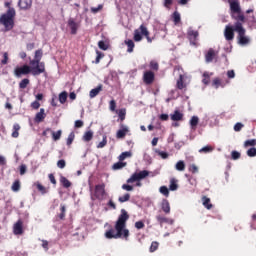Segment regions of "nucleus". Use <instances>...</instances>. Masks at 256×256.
<instances>
[{"label": "nucleus", "mask_w": 256, "mask_h": 256, "mask_svg": "<svg viewBox=\"0 0 256 256\" xmlns=\"http://www.w3.org/2000/svg\"><path fill=\"white\" fill-rule=\"evenodd\" d=\"M135 227L136 229H143V227H145V223H143V221H137L135 223Z\"/></svg>", "instance_id": "nucleus-62"}, {"label": "nucleus", "mask_w": 256, "mask_h": 256, "mask_svg": "<svg viewBox=\"0 0 256 256\" xmlns=\"http://www.w3.org/2000/svg\"><path fill=\"white\" fill-rule=\"evenodd\" d=\"M15 8H9L6 13L0 16V24L5 27V31H11L15 26Z\"/></svg>", "instance_id": "nucleus-2"}, {"label": "nucleus", "mask_w": 256, "mask_h": 256, "mask_svg": "<svg viewBox=\"0 0 256 256\" xmlns=\"http://www.w3.org/2000/svg\"><path fill=\"white\" fill-rule=\"evenodd\" d=\"M212 75H213L212 72H211V73H209V72H204V73L202 74V77H203L202 83H203L204 85H209V83L211 82V77H212Z\"/></svg>", "instance_id": "nucleus-23"}, {"label": "nucleus", "mask_w": 256, "mask_h": 256, "mask_svg": "<svg viewBox=\"0 0 256 256\" xmlns=\"http://www.w3.org/2000/svg\"><path fill=\"white\" fill-rule=\"evenodd\" d=\"M159 191L162 195H164V197H167L169 195V188H167V186H161L159 188Z\"/></svg>", "instance_id": "nucleus-43"}, {"label": "nucleus", "mask_w": 256, "mask_h": 256, "mask_svg": "<svg viewBox=\"0 0 256 256\" xmlns=\"http://www.w3.org/2000/svg\"><path fill=\"white\" fill-rule=\"evenodd\" d=\"M143 81L146 85H151L155 81V73L152 71H146L143 74Z\"/></svg>", "instance_id": "nucleus-12"}, {"label": "nucleus", "mask_w": 256, "mask_h": 256, "mask_svg": "<svg viewBox=\"0 0 256 256\" xmlns=\"http://www.w3.org/2000/svg\"><path fill=\"white\" fill-rule=\"evenodd\" d=\"M174 75H178L179 79L177 80V87L179 89H184L185 84L183 81L187 78V75L183 73V68L181 66H176L174 69Z\"/></svg>", "instance_id": "nucleus-6"}, {"label": "nucleus", "mask_w": 256, "mask_h": 256, "mask_svg": "<svg viewBox=\"0 0 256 256\" xmlns=\"http://www.w3.org/2000/svg\"><path fill=\"white\" fill-rule=\"evenodd\" d=\"M145 177H149V171L143 170L138 173H134L128 180L127 183H135V181H141V179H145Z\"/></svg>", "instance_id": "nucleus-7"}, {"label": "nucleus", "mask_w": 256, "mask_h": 256, "mask_svg": "<svg viewBox=\"0 0 256 256\" xmlns=\"http://www.w3.org/2000/svg\"><path fill=\"white\" fill-rule=\"evenodd\" d=\"M60 183L63 185V187H65L66 189H69V187H71V182L65 177V176H61L60 177Z\"/></svg>", "instance_id": "nucleus-32"}, {"label": "nucleus", "mask_w": 256, "mask_h": 256, "mask_svg": "<svg viewBox=\"0 0 256 256\" xmlns=\"http://www.w3.org/2000/svg\"><path fill=\"white\" fill-rule=\"evenodd\" d=\"M27 85H29V79H27V78H24V79L19 83L20 89H26Z\"/></svg>", "instance_id": "nucleus-44"}, {"label": "nucleus", "mask_w": 256, "mask_h": 256, "mask_svg": "<svg viewBox=\"0 0 256 256\" xmlns=\"http://www.w3.org/2000/svg\"><path fill=\"white\" fill-rule=\"evenodd\" d=\"M150 69H153V71H158L159 70V64L156 61H151L150 62Z\"/></svg>", "instance_id": "nucleus-54"}, {"label": "nucleus", "mask_w": 256, "mask_h": 256, "mask_svg": "<svg viewBox=\"0 0 256 256\" xmlns=\"http://www.w3.org/2000/svg\"><path fill=\"white\" fill-rule=\"evenodd\" d=\"M98 47H99V49H102V51H107V49H108L107 44H105V42H103V41L98 42Z\"/></svg>", "instance_id": "nucleus-55"}, {"label": "nucleus", "mask_w": 256, "mask_h": 256, "mask_svg": "<svg viewBox=\"0 0 256 256\" xmlns=\"http://www.w3.org/2000/svg\"><path fill=\"white\" fill-rule=\"evenodd\" d=\"M131 152H123L119 156V161H125V159L131 157Z\"/></svg>", "instance_id": "nucleus-42"}, {"label": "nucleus", "mask_w": 256, "mask_h": 256, "mask_svg": "<svg viewBox=\"0 0 256 256\" xmlns=\"http://www.w3.org/2000/svg\"><path fill=\"white\" fill-rule=\"evenodd\" d=\"M105 145H107V136H103L102 141L97 145V149H103Z\"/></svg>", "instance_id": "nucleus-46"}, {"label": "nucleus", "mask_w": 256, "mask_h": 256, "mask_svg": "<svg viewBox=\"0 0 256 256\" xmlns=\"http://www.w3.org/2000/svg\"><path fill=\"white\" fill-rule=\"evenodd\" d=\"M227 77L228 79H235V70H228Z\"/></svg>", "instance_id": "nucleus-60"}, {"label": "nucleus", "mask_w": 256, "mask_h": 256, "mask_svg": "<svg viewBox=\"0 0 256 256\" xmlns=\"http://www.w3.org/2000/svg\"><path fill=\"white\" fill-rule=\"evenodd\" d=\"M122 189L124 191H133V186L129 185V184H123L122 185Z\"/></svg>", "instance_id": "nucleus-61"}, {"label": "nucleus", "mask_w": 256, "mask_h": 256, "mask_svg": "<svg viewBox=\"0 0 256 256\" xmlns=\"http://www.w3.org/2000/svg\"><path fill=\"white\" fill-rule=\"evenodd\" d=\"M216 55H217V52H215V50L209 49L205 55L206 63H211L213 59H215Z\"/></svg>", "instance_id": "nucleus-18"}, {"label": "nucleus", "mask_w": 256, "mask_h": 256, "mask_svg": "<svg viewBox=\"0 0 256 256\" xmlns=\"http://www.w3.org/2000/svg\"><path fill=\"white\" fill-rule=\"evenodd\" d=\"M157 249H159V242H152L150 246V253H154Z\"/></svg>", "instance_id": "nucleus-48"}, {"label": "nucleus", "mask_w": 256, "mask_h": 256, "mask_svg": "<svg viewBox=\"0 0 256 256\" xmlns=\"http://www.w3.org/2000/svg\"><path fill=\"white\" fill-rule=\"evenodd\" d=\"M190 173H199V168L195 164H191L188 168Z\"/></svg>", "instance_id": "nucleus-52"}, {"label": "nucleus", "mask_w": 256, "mask_h": 256, "mask_svg": "<svg viewBox=\"0 0 256 256\" xmlns=\"http://www.w3.org/2000/svg\"><path fill=\"white\" fill-rule=\"evenodd\" d=\"M91 13H93L94 15L103 11V4H99L97 7H91L90 8Z\"/></svg>", "instance_id": "nucleus-38"}, {"label": "nucleus", "mask_w": 256, "mask_h": 256, "mask_svg": "<svg viewBox=\"0 0 256 256\" xmlns=\"http://www.w3.org/2000/svg\"><path fill=\"white\" fill-rule=\"evenodd\" d=\"M213 87H215V89H219V87H225V85H223V83H221V79L219 78H215L212 82Z\"/></svg>", "instance_id": "nucleus-37"}, {"label": "nucleus", "mask_w": 256, "mask_h": 256, "mask_svg": "<svg viewBox=\"0 0 256 256\" xmlns=\"http://www.w3.org/2000/svg\"><path fill=\"white\" fill-rule=\"evenodd\" d=\"M161 209L166 213V215H169V213H171V206L167 199L162 200Z\"/></svg>", "instance_id": "nucleus-19"}, {"label": "nucleus", "mask_w": 256, "mask_h": 256, "mask_svg": "<svg viewBox=\"0 0 256 256\" xmlns=\"http://www.w3.org/2000/svg\"><path fill=\"white\" fill-rule=\"evenodd\" d=\"M176 171H185V162L183 160H179L175 165Z\"/></svg>", "instance_id": "nucleus-33"}, {"label": "nucleus", "mask_w": 256, "mask_h": 256, "mask_svg": "<svg viewBox=\"0 0 256 256\" xmlns=\"http://www.w3.org/2000/svg\"><path fill=\"white\" fill-rule=\"evenodd\" d=\"M67 101V92H61L59 94V102L63 105Z\"/></svg>", "instance_id": "nucleus-41"}, {"label": "nucleus", "mask_w": 256, "mask_h": 256, "mask_svg": "<svg viewBox=\"0 0 256 256\" xmlns=\"http://www.w3.org/2000/svg\"><path fill=\"white\" fill-rule=\"evenodd\" d=\"M173 19H174L175 25H177V23L181 22V14H179V12H174Z\"/></svg>", "instance_id": "nucleus-45"}, {"label": "nucleus", "mask_w": 256, "mask_h": 256, "mask_svg": "<svg viewBox=\"0 0 256 256\" xmlns=\"http://www.w3.org/2000/svg\"><path fill=\"white\" fill-rule=\"evenodd\" d=\"M211 151H213V147L205 146L199 150V153H211Z\"/></svg>", "instance_id": "nucleus-50"}, {"label": "nucleus", "mask_w": 256, "mask_h": 256, "mask_svg": "<svg viewBox=\"0 0 256 256\" xmlns=\"http://www.w3.org/2000/svg\"><path fill=\"white\" fill-rule=\"evenodd\" d=\"M202 204L206 209H211L213 207V204H211V199H209L207 196L202 197Z\"/></svg>", "instance_id": "nucleus-25"}, {"label": "nucleus", "mask_w": 256, "mask_h": 256, "mask_svg": "<svg viewBox=\"0 0 256 256\" xmlns=\"http://www.w3.org/2000/svg\"><path fill=\"white\" fill-rule=\"evenodd\" d=\"M30 73L34 76L41 75V73H45V63L39 60H31L30 61Z\"/></svg>", "instance_id": "nucleus-5"}, {"label": "nucleus", "mask_w": 256, "mask_h": 256, "mask_svg": "<svg viewBox=\"0 0 256 256\" xmlns=\"http://www.w3.org/2000/svg\"><path fill=\"white\" fill-rule=\"evenodd\" d=\"M29 73H31V67L27 64L23 66H17L14 69L15 77H21L22 75H29Z\"/></svg>", "instance_id": "nucleus-8"}, {"label": "nucleus", "mask_w": 256, "mask_h": 256, "mask_svg": "<svg viewBox=\"0 0 256 256\" xmlns=\"http://www.w3.org/2000/svg\"><path fill=\"white\" fill-rule=\"evenodd\" d=\"M141 35H143V33H141V27H139V29H136L134 31V41L136 42L141 41L143 39V36Z\"/></svg>", "instance_id": "nucleus-30"}, {"label": "nucleus", "mask_w": 256, "mask_h": 256, "mask_svg": "<svg viewBox=\"0 0 256 256\" xmlns=\"http://www.w3.org/2000/svg\"><path fill=\"white\" fill-rule=\"evenodd\" d=\"M105 184L96 185L95 187V197L99 199V201H103L105 199Z\"/></svg>", "instance_id": "nucleus-10"}, {"label": "nucleus", "mask_w": 256, "mask_h": 256, "mask_svg": "<svg viewBox=\"0 0 256 256\" xmlns=\"http://www.w3.org/2000/svg\"><path fill=\"white\" fill-rule=\"evenodd\" d=\"M75 140V133L71 132L67 138V145H71Z\"/></svg>", "instance_id": "nucleus-51"}, {"label": "nucleus", "mask_w": 256, "mask_h": 256, "mask_svg": "<svg viewBox=\"0 0 256 256\" xmlns=\"http://www.w3.org/2000/svg\"><path fill=\"white\" fill-rule=\"evenodd\" d=\"M3 60L1 61L2 65H7V63H9V54L7 52H5L3 54Z\"/></svg>", "instance_id": "nucleus-56"}, {"label": "nucleus", "mask_w": 256, "mask_h": 256, "mask_svg": "<svg viewBox=\"0 0 256 256\" xmlns=\"http://www.w3.org/2000/svg\"><path fill=\"white\" fill-rule=\"evenodd\" d=\"M234 24V31L238 33V43L239 45L245 46L249 45L251 43V39L245 35L246 30L243 28V23H241V20H236Z\"/></svg>", "instance_id": "nucleus-4"}, {"label": "nucleus", "mask_w": 256, "mask_h": 256, "mask_svg": "<svg viewBox=\"0 0 256 256\" xmlns=\"http://www.w3.org/2000/svg\"><path fill=\"white\" fill-rule=\"evenodd\" d=\"M23 233V222L19 220L17 224L14 225V235H21Z\"/></svg>", "instance_id": "nucleus-21"}, {"label": "nucleus", "mask_w": 256, "mask_h": 256, "mask_svg": "<svg viewBox=\"0 0 256 256\" xmlns=\"http://www.w3.org/2000/svg\"><path fill=\"white\" fill-rule=\"evenodd\" d=\"M241 157V153L237 151H232V159L237 160Z\"/></svg>", "instance_id": "nucleus-63"}, {"label": "nucleus", "mask_w": 256, "mask_h": 256, "mask_svg": "<svg viewBox=\"0 0 256 256\" xmlns=\"http://www.w3.org/2000/svg\"><path fill=\"white\" fill-rule=\"evenodd\" d=\"M101 91H103V86H101V85L92 89L89 94L90 99H95V97H97L99 95V93H101Z\"/></svg>", "instance_id": "nucleus-20"}, {"label": "nucleus", "mask_w": 256, "mask_h": 256, "mask_svg": "<svg viewBox=\"0 0 256 256\" xmlns=\"http://www.w3.org/2000/svg\"><path fill=\"white\" fill-rule=\"evenodd\" d=\"M140 31L142 33V35H144L148 41V43H151L153 40L151 39V37H149V30H147V27H145V25H141L140 26Z\"/></svg>", "instance_id": "nucleus-24"}, {"label": "nucleus", "mask_w": 256, "mask_h": 256, "mask_svg": "<svg viewBox=\"0 0 256 256\" xmlns=\"http://www.w3.org/2000/svg\"><path fill=\"white\" fill-rule=\"evenodd\" d=\"M12 191H14V193H17V191H19L21 189V182H19V180H16L11 187Z\"/></svg>", "instance_id": "nucleus-36"}, {"label": "nucleus", "mask_w": 256, "mask_h": 256, "mask_svg": "<svg viewBox=\"0 0 256 256\" xmlns=\"http://www.w3.org/2000/svg\"><path fill=\"white\" fill-rule=\"evenodd\" d=\"M125 45L128 47L127 52L133 53V49H135V42H133V40H125Z\"/></svg>", "instance_id": "nucleus-31"}, {"label": "nucleus", "mask_w": 256, "mask_h": 256, "mask_svg": "<svg viewBox=\"0 0 256 256\" xmlns=\"http://www.w3.org/2000/svg\"><path fill=\"white\" fill-rule=\"evenodd\" d=\"M33 5V0H19L18 6L20 9H23L24 11H27V9H31V6Z\"/></svg>", "instance_id": "nucleus-14"}, {"label": "nucleus", "mask_w": 256, "mask_h": 256, "mask_svg": "<svg viewBox=\"0 0 256 256\" xmlns=\"http://www.w3.org/2000/svg\"><path fill=\"white\" fill-rule=\"evenodd\" d=\"M109 108L110 111H115V109H117V102H115V100H111L109 103Z\"/></svg>", "instance_id": "nucleus-57"}, {"label": "nucleus", "mask_w": 256, "mask_h": 256, "mask_svg": "<svg viewBox=\"0 0 256 256\" xmlns=\"http://www.w3.org/2000/svg\"><path fill=\"white\" fill-rule=\"evenodd\" d=\"M156 220L158 221V223L160 225H163V223H168V225H173V223H175V221L173 219L167 218V217L161 216V215H157Z\"/></svg>", "instance_id": "nucleus-17"}, {"label": "nucleus", "mask_w": 256, "mask_h": 256, "mask_svg": "<svg viewBox=\"0 0 256 256\" xmlns=\"http://www.w3.org/2000/svg\"><path fill=\"white\" fill-rule=\"evenodd\" d=\"M241 129H243V124H241V123H236L235 125H234V131H241Z\"/></svg>", "instance_id": "nucleus-64"}, {"label": "nucleus", "mask_w": 256, "mask_h": 256, "mask_svg": "<svg viewBox=\"0 0 256 256\" xmlns=\"http://www.w3.org/2000/svg\"><path fill=\"white\" fill-rule=\"evenodd\" d=\"M188 39L191 45L197 46V41L199 40V31L189 28L187 31Z\"/></svg>", "instance_id": "nucleus-9"}, {"label": "nucleus", "mask_w": 256, "mask_h": 256, "mask_svg": "<svg viewBox=\"0 0 256 256\" xmlns=\"http://www.w3.org/2000/svg\"><path fill=\"white\" fill-rule=\"evenodd\" d=\"M235 26H229L227 25L224 30V37L226 41H233L235 39Z\"/></svg>", "instance_id": "nucleus-11"}, {"label": "nucleus", "mask_w": 256, "mask_h": 256, "mask_svg": "<svg viewBox=\"0 0 256 256\" xmlns=\"http://www.w3.org/2000/svg\"><path fill=\"white\" fill-rule=\"evenodd\" d=\"M67 165V163L65 162V160H59L58 162H57V167L59 168V169H65V166Z\"/></svg>", "instance_id": "nucleus-59"}, {"label": "nucleus", "mask_w": 256, "mask_h": 256, "mask_svg": "<svg viewBox=\"0 0 256 256\" xmlns=\"http://www.w3.org/2000/svg\"><path fill=\"white\" fill-rule=\"evenodd\" d=\"M62 131L58 130L57 132H52V139L54 141H59V139H61V135H62Z\"/></svg>", "instance_id": "nucleus-39"}, {"label": "nucleus", "mask_w": 256, "mask_h": 256, "mask_svg": "<svg viewBox=\"0 0 256 256\" xmlns=\"http://www.w3.org/2000/svg\"><path fill=\"white\" fill-rule=\"evenodd\" d=\"M129 199H131V194L126 193L123 196H120L118 198V201H119V203H127V201H129Z\"/></svg>", "instance_id": "nucleus-35"}, {"label": "nucleus", "mask_w": 256, "mask_h": 256, "mask_svg": "<svg viewBox=\"0 0 256 256\" xmlns=\"http://www.w3.org/2000/svg\"><path fill=\"white\" fill-rule=\"evenodd\" d=\"M45 117H47V114H45V109L41 108L40 111L36 114L34 121L35 123H43V121H45Z\"/></svg>", "instance_id": "nucleus-15"}, {"label": "nucleus", "mask_w": 256, "mask_h": 256, "mask_svg": "<svg viewBox=\"0 0 256 256\" xmlns=\"http://www.w3.org/2000/svg\"><path fill=\"white\" fill-rule=\"evenodd\" d=\"M37 189L38 191H41L42 195H45V193H47V188H45L43 185L41 184H37Z\"/></svg>", "instance_id": "nucleus-58"}, {"label": "nucleus", "mask_w": 256, "mask_h": 256, "mask_svg": "<svg viewBox=\"0 0 256 256\" xmlns=\"http://www.w3.org/2000/svg\"><path fill=\"white\" fill-rule=\"evenodd\" d=\"M129 133V127L121 124L120 129L116 133L117 139H125V136Z\"/></svg>", "instance_id": "nucleus-13"}, {"label": "nucleus", "mask_w": 256, "mask_h": 256, "mask_svg": "<svg viewBox=\"0 0 256 256\" xmlns=\"http://www.w3.org/2000/svg\"><path fill=\"white\" fill-rule=\"evenodd\" d=\"M169 189L170 191H177V189H179V185L177 184V179L175 178L170 179Z\"/></svg>", "instance_id": "nucleus-26"}, {"label": "nucleus", "mask_w": 256, "mask_h": 256, "mask_svg": "<svg viewBox=\"0 0 256 256\" xmlns=\"http://www.w3.org/2000/svg\"><path fill=\"white\" fill-rule=\"evenodd\" d=\"M21 130V126L19 124L13 125L12 137L17 139L19 137V131Z\"/></svg>", "instance_id": "nucleus-29"}, {"label": "nucleus", "mask_w": 256, "mask_h": 256, "mask_svg": "<svg viewBox=\"0 0 256 256\" xmlns=\"http://www.w3.org/2000/svg\"><path fill=\"white\" fill-rule=\"evenodd\" d=\"M255 145H256V139H250L244 142V147H255Z\"/></svg>", "instance_id": "nucleus-40"}, {"label": "nucleus", "mask_w": 256, "mask_h": 256, "mask_svg": "<svg viewBox=\"0 0 256 256\" xmlns=\"http://www.w3.org/2000/svg\"><path fill=\"white\" fill-rule=\"evenodd\" d=\"M248 157H256V148L252 147L247 150Z\"/></svg>", "instance_id": "nucleus-49"}, {"label": "nucleus", "mask_w": 256, "mask_h": 256, "mask_svg": "<svg viewBox=\"0 0 256 256\" xmlns=\"http://www.w3.org/2000/svg\"><path fill=\"white\" fill-rule=\"evenodd\" d=\"M197 125H199V117L193 116L190 119V127H191V129H193V130L197 129Z\"/></svg>", "instance_id": "nucleus-27"}, {"label": "nucleus", "mask_w": 256, "mask_h": 256, "mask_svg": "<svg viewBox=\"0 0 256 256\" xmlns=\"http://www.w3.org/2000/svg\"><path fill=\"white\" fill-rule=\"evenodd\" d=\"M127 166V162H117L113 165L112 169H114L115 171L119 170V169H123V167Z\"/></svg>", "instance_id": "nucleus-34"}, {"label": "nucleus", "mask_w": 256, "mask_h": 256, "mask_svg": "<svg viewBox=\"0 0 256 256\" xmlns=\"http://www.w3.org/2000/svg\"><path fill=\"white\" fill-rule=\"evenodd\" d=\"M126 114H127V111L125 109H120L118 112L119 119H121V121H125Z\"/></svg>", "instance_id": "nucleus-47"}, {"label": "nucleus", "mask_w": 256, "mask_h": 256, "mask_svg": "<svg viewBox=\"0 0 256 256\" xmlns=\"http://www.w3.org/2000/svg\"><path fill=\"white\" fill-rule=\"evenodd\" d=\"M172 121H182L183 120V113L179 110L174 111L173 114L170 115Z\"/></svg>", "instance_id": "nucleus-22"}, {"label": "nucleus", "mask_w": 256, "mask_h": 256, "mask_svg": "<svg viewBox=\"0 0 256 256\" xmlns=\"http://www.w3.org/2000/svg\"><path fill=\"white\" fill-rule=\"evenodd\" d=\"M127 221H129V214L127 210L122 209L121 214L115 224V229H110L105 232L106 239H124L127 241L129 239V230L126 229Z\"/></svg>", "instance_id": "nucleus-1"}, {"label": "nucleus", "mask_w": 256, "mask_h": 256, "mask_svg": "<svg viewBox=\"0 0 256 256\" xmlns=\"http://www.w3.org/2000/svg\"><path fill=\"white\" fill-rule=\"evenodd\" d=\"M41 57H43V51L37 50V51L35 52L34 60H36V61H41Z\"/></svg>", "instance_id": "nucleus-53"}, {"label": "nucleus", "mask_w": 256, "mask_h": 256, "mask_svg": "<svg viewBox=\"0 0 256 256\" xmlns=\"http://www.w3.org/2000/svg\"><path fill=\"white\" fill-rule=\"evenodd\" d=\"M82 139L86 143H89V141H91V139H93V131L88 130L87 132H85Z\"/></svg>", "instance_id": "nucleus-28"}, {"label": "nucleus", "mask_w": 256, "mask_h": 256, "mask_svg": "<svg viewBox=\"0 0 256 256\" xmlns=\"http://www.w3.org/2000/svg\"><path fill=\"white\" fill-rule=\"evenodd\" d=\"M68 27L71 29L72 35L77 33V29H79V23L75 22L73 18L68 20Z\"/></svg>", "instance_id": "nucleus-16"}, {"label": "nucleus", "mask_w": 256, "mask_h": 256, "mask_svg": "<svg viewBox=\"0 0 256 256\" xmlns=\"http://www.w3.org/2000/svg\"><path fill=\"white\" fill-rule=\"evenodd\" d=\"M230 5V15L235 21L245 22V16L241 13V3L239 0H228Z\"/></svg>", "instance_id": "nucleus-3"}]
</instances>
